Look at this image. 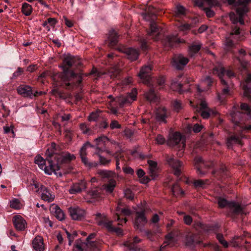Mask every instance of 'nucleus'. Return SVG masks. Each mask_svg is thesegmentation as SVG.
<instances>
[{"instance_id":"42","label":"nucleus","mask_w":251,"mask_h":251,"mask_svg":"<svg viewBox=\"0 0 251 251\" xmlns=\"http://www.w3.org/2000/svg\"><path fill=\"white\" fill-rule=\"evenodd\" d=\"M120 70L117 67L112 68L108 72V75L111 78H114L118 76L120 74Z\"/></svg>"},{"instance_id":"38","label":"nucleus","mask_w":251,"mask_h":251,"mask_svg":"<svg viewBox=\"0 0 251 251\" xmlns=\"http://www.w3.org/2000/svg\"><path fill=\"white\" fill-rule=\"evenodd\" d=\"M229 4H235L236 5L240 6L239 7H242L246 6V4L250 3L251 0H227Z\"/></svg>"},{"instance_id":"50","label":"nucleus","mask_w":251,"mask_h":251,"mask_svg":"<svg viewBox=\"0 0 251 251\" xmlns=\"http://www.w3.org/2000/svg\"><path fill=\"white\" fill-rule=\"evenodd\" d=\"M94 147V146L91 145L89 142H87L84 144L83 146L81 148L79 151L80 155L83 156L87 155V149L89 147Z\"/></svg>"},{"instance_id":"64","label":"nucleus","mask_w":251,"mask_h":251,"mask_svg":"<svg viewBox=\"0 0 251 251\" xmlns=\"http://www.w3.org/2000/svg\"><path fill=\"white\" fill-rule=\"evenodd\" d=\"M183 220L184 223L188 225H190L193 221L192 218L189 215H184Z\"/></svg>"},{"instance_id":"35","label":"nucleus","mask_w":251,"mask_h":251,"mask_svg":"<svg viewBox=\"0 0 251 251\" xmlns=\"http://www.w3.org/2000/svg\"><path fill=\"white\" fill-rule=\"evenodd\" d=\"M108 139L106 136H101L95 139V141L96 143V150L99 151L101 150L100 148V146H101L102 145L104 144L105 142H107Z\"/></svg>"},{"instance_id":"12","label":"nucleus","mask_w":251,"mask_h":251,"mask_svg":"<svg viewBox=\"0 0 251 251\" xmlns=\"http://www.w3.org/2000/svg\"><path fill=\"white\" fill-rule=\"evenodd\" d=\"M213 73L215 75H217L220 79L222 84L227 86V83L226 81L223 78V76L225 74L228 77H230L234 76V73L230 70L225 71L223 65L221 64H218L213 69Z\"/></svg>"},{"instance_id":"51","label":"nucleus","mask_w":251,"mask_h":251,"mask_svg":"<svg viewBox=\"0 0 251 251\" xmlns=\"http://www.w3.org/2000/svg\"><path fill=\"white\" fill-rule=\"evenodd\" d=\"M173 241V238L171 234H168L166 236V241L164 242L163 244H162L160 246V251H161V250L165 247L166 245H170L172 243V242Z\"/></svg>"},{"instance_id":"13","label":"nucleus","mask_w":251,"mask_h":251,"mask_svg":"<svg viewBox=\"0 0 251 251\" xmlns=\"http://www.w3.org/2000/svg\"><path fill=\"white\" fill-rule=\"evenodd\" d=\"M189 59L182 54L174 55L171 62L172 66L177 70L182 69L188 63Z\"/></svg>"},{"instance_id":"44","label":"nucleus","mask_w":251,"mask_h":251,"mask_svg":"<svg viewBox=\"0 0 251 251\" xmlns=\"http://www.w3.org/2000/svg\"><path fill=\"white\" fill-rule=\"evenodd\" d=\"M32 7L30 4L27 3H24L23 4L22 12L25 15L28 16L30 15L32 12Z\"/></svg>"},{"instance_id":"41","label":"nucleus","mask_w":251,"mask_h":251,"mask_svg":"<svg viewBox=\"0 0 251 251\" xmlns=\"http://www.w3.org/2000/svg\"><path fill=\"white\" fill-rule=\"evenodd\" d=\"M182 84L178 80H173L171 83V88L174 91H178L180 93L182 92Z\"/></svg>"},{"instance_id":"17","label":"nucleus","mask_w":251,"mask_h":251,"mask_svg":"<svg viewBox=\"0 0 251 251\" xmlns=\"http://www.w3.org/2000/svg\"><path fill=\"white\" fill-rule=\"evenodd\" d=\"M169 113L164 107H160L155 111V119L160 123H166V119L169 117Z\"/></svg>"},{"instance_id":"14","label":"nucleus","mask_w":251,"mask_h":251,"mask_svg":"<svg viewBox=\"0 0 251 251\" xmlns=\"http://www.w3.org/2000/svg\"><path fill=\"white\" fill-rule=\"evenodd\" d=\"M166 160L168 164L174 170V174L176 176H179L181 172V168L182 166V163L169 155L166 156Z\"/></svg>"},{"instance_id":"18","label":"nucleus","mask_w":251,"mask_h":251,"mask_svg":"<svg viewBox=\"0 0 251 251\" xmlns=\"http://www.w3.org/2000/svg\"><path fill=\"white\" fill-rule=\"evenodd\" d=\"M13 222L15 227L19 231L24 230L27 226L25 220L20 215L14 216Z\"/></svg>"},{"instance_id":"5","label":"nucleus","mask_w":251,"mask_h":251,"mask_svg":"<svg viewBox=\"0 0 251 251\" xmlns=\"http://www.w3.org/2000/svg\"><path fill=\"white\" fill-rule=\"evenodd\" d=\"M49 166L46 165V160L41 156H37L35 158V163L37 164L39 168L43 170L46 174L49 175H51L53 173L59 169L57 165L54 164L52 161L47 158Z\"/></svg>"},{"instance_id":"59","label":"nucleus","mask_w":251,"mask_h":251,"mask_svg":"<svg viewBox=\"0 0 251 251\" xmlns=\"http://www.w3.org/2000/svg\"><path fill=\"white\" fill-rule=\"evenodd\" d=\"M155 141L157 144L162 145L165 143V139L162 135L158 134L155 138Z\"/></svg>"},{"instance_id":"62","label":"nucleus","mask_w":251,"mask_h":251,"mask_svg":"<svg viewBox=\"0 0 251 251\" xmlns=\"http://www.w3.org/2000/svg\"><path fill=\"white\" fill-rule=\"evenodd\" d=\"M121 127V125L119 124L118 122L116 120L112 121L110 124V127L111 129L120 128Z\"/></svg>"},{"instance_id":"15","label":"nucleus","mask_w":251,"mask_h":251,"mask_svg":"<svg viewBox=\"0 0 251 251\" xmlns=\"http://www.w3.org/2000/svg\"><path fill=\"white\" fill-rule=\"evenodd\" d=\"M152 70V66L150 64L145 65L140 70L138 76L145 84H148L151 78V73Z\"/></svg>"},{"instance_id":"24","label":"nucleus","mask_w":251,"mask_h":251,"mask_svg":"<svg viewBox=\"0 0 251 251\" xmlns=\"http://www.w3.org/2000/svg\"><path fill=\"white\" fill-rule=\"evenodd\" d=\"M75 156L74 154H71L69 152H63L61 154L58 155L57 157V162L58 163H67L72 160H75Z\"/></svg>"},{"instance_id":"19","label":"nucleus","mask_w":251,"mask_h":251,"mask_svg":"<svg viewBox=\"0 0 251 251\" xmlns=\"http://www.w3.org/2000/svg\"><path fill=\"white\" fill-rule=\"evenodd\" d=\"M41 199L46 201L51 202L54 199V195L45 186L41 185L40 192Z\"/></svg>"},{"instance_id":"25","label":"nucleus","mask_w":251,"mask_h":251,"mask_svg":"<svg viewBox=\"0 0 251 251\" xmlns=\"http://www.w3.org/2000/svg\"><path fill=\"white\" fill-rule=\"evenodd\" d=\"M243 138L242 135H233L229 137L227 140V146L228 148H231L233 145L239 144L242 145L241 139Z\"/></svg>"},{"instance_id":"34","label":"nucleus","mask_w":251,"mask_h":251,"mask_svg":"<svg viewBox=\"0 0 251 251\" xmlns=\"http://www.w3.org/2000/svg\"><path fill=\"white\" fill-rule=\"evenodd\" d=\"M108 39L109 41V45L113 46L118 42L117 33L114 30H111L109 32Z\"/></svg>"},{"instance_id":"21","label":"nucleus","mask_w":251,"mask_h":251,"mask_svg":"<svg viewBox=\"0 0 251 251\" xmlns=\"http://www.w3.org/2000/svg\"><path fill=\"white\" fill-rule=\"evenodd\" d=\"M86 188V182L83 180H80L78 182L73 185L69 189V192L72 194H75L81 192Z\"/></svg>"},{"instance_id":"46","label":"nucleus","mask_w":251,"mask_h":251,"mask_svg":"<svg viewBox=\"0 0 251 251\" xmlns=\"http://www.w3.org/2000/svg\"><path fill=\"white\" fill-rule=\"evenodd\" d=\"M186 14V9L181 5L176 6V16H183Z\"/></svg>"},{"instance_id":"47","label":"nucleus","mask_w":251,"mask_h":251,"mask_svg":"<svg viewBox=\"0 0 251 251\" xmlns=\"http://www.w3.org/2000/svg\"><path fill=\"white\" fill-rule=\"evenodd\" d=\"M201 45L199 44L197 45H193L190 47L189 53L191 56L194 55L195 53L198 52L201 48Z\"/></svg>"},{"instance_id":"40","label":"nucleus","mask_w":251,"mask_h":251,"mask_svg":"<svg viewBox=\"0 0 251 251\" xmlns=\"http://www.w3.org/2000/svg\"><path fill=\"white\" fill-rule=\"evenodd\" d=\"M240 109L243 112H244V114H243L241 118H244L243 116L246 114L247 116H249V114L251 113V107L248 104L246 103H242L240 105ZM241 113V112H240Z\"/></svg>"},{"instance_id":"26","label":"nucleus","mask_w":251,"mask_h":251,"mask_svg":"<svg viewBox=\"0 0 251 251\" xmlns=\"http://www.w3.org/2000/svg\"><path fill=\"white\" fill-rule=\"evenodd\" d=\"M124 52L127 55V58L131 61L136 60L139 54L138 50L132 48L125 49Z\"/></svg>"},{"instance_id":"33","label":"nucleus","mask_w":251,"mask_h":251,"mask_svg":"<svg viewBox=\"0 0 251 251\" xmlns=\"http://www.w3.org/2000/svg\"><path fill=\"white\" fill-rule=\"evenodd\" d=\"M145 97L148 100L151 102H156L158 100V96L152 89L145 93Z\"/></svg>"},{"instance_id":"3","label":"nucleus","mask_w":251,"mask_h":251,"mask_svg":"<svg viewBox=\"0 0 251 251\" xmlns=\"http://www.w3.org/2000/svg\"><path fill=\"white\" fill-rule=\"evenodd\" d=\"M145 10V12L142 14L143 18L146 21H151L150 31L148 32V34L151 36L154 40H157L160 29L153 21L155 18L156 10L153 7L150 5L146 6Z\"/></svg>"},{"instance_id":"1","label":"nucleus","mask_w":251,"mask_h":251,"mask_svg":"<svg viewBox=\"0 0 251 251\" xmlns=\"http://www.w3.org/2000/svg\"><path fill=\"white\" fill-rule=\"evenodd\" d=\"M77 62H78V59L76 57L70 54L67 55L63 60L62 65L60 66L62 69V73L57 74L54 76L53 79L54 80L55 77L57 75L62 80L65 82L67 86H69L70 83L67 82L71 81L72 79L76 77V75L73 71H69V69L73 65H75L77 64ZM78 64L79 63H78Z\"/></svg>"},{"instance_id":"31","label":"nucleus","mask_w":251,"mask_h":251,"mask_svg":"<svg viewBox=\"0 0 251 251\" xmlns=\"http://www.w3.org/2000/svg\"><path fill=\"white\" fill-rule=\"evenodd\" d=\"M181 41L178 39L177 36L176 35H170L167 36L164 41V44L166 46L169 47H173L176 43H180Z\"/></svg>"},{"instance_id":"29","label":"nucleus","mask_w":251,"mask_h":251,"mask_svg":"<svg viewBox=\"0 0 251 251\" xmlns=\"http://www.w3.org/2000/svg\"><path fill=\"white\" fill-rule=\"evenodd\" d=\"M141 241V239L138 237L135 236L133 239V242L132 243H129L126 242L125 243V245L127 247L130 251H140V248L137 246L136 244L140 243Z\"/></svg>"},{"instance_id":"48","label":"nucleus","mask_w":251,"mask_h":251,"mask_svg":"<svg viewBox=\"0 0 251 251\" xmlns=\"http://www.w3.org/2000/svg\"><path fill=\"white\" fill-rule=\"evenodd\" d=\"M172 191L173 195L175 196L178 195L179 193L181 195H183L184 193V191L180 188L179 186L177 183L173 185L172 188Z\"/></svg>"},{"instance_id":"8","label":"nucleus","mask_w":251,"mask_h":251,"mask_svg":"<svg viewBox=\"0 0 251 251\" xmlns=\"http://www.w3.org/2000/svg\"><path fill=\"white\" fill-rule=\"evenodd\" d=\"M179 144L178 148L180 152V155L182 154L185 147V139L183 138L179 132L174 133L168 141V145L171 147L177 146Z\"/></svg>"},{"instance_id":"39","label":"nucleus","mask_w":251,"mask_h":251,"mask_svg":"<svg viewBox=\"0 0 251 251\" xmlns=\"http://www.w3.org/2000/svg\"><path fill=\"white\" fill-rule=\"evenodd\" d=\"M196 235L194 234H189L186 236L185 243L187 246H191L195 243H199V242L195 239Z\"/></svg>"},{"instance_id":"2","label":"nucleus","mask_w":251,"mask_h":251,"mask_svg":"<svg viewBox=\"0 0 251 251\" xmlns=\"http://www.w3.org/2000/svg\"><path fill=\"white\" fill-rule=\"evenodd\" d=\"M229 18L234 25L232 26L231 32L226 37L225 49L227 50L234 46V41L240 40L242 36L240 28L235 25L238 23L239 17L238 18L234 13L231 12L229 14Z\"/></svg>"},{"instance_id":"61","label":"nucleus","mask_w":251,"mask_h":251,"mask_svg":"<svg viewBox=\"0 0 251 251\" xmlns=\"http://www.w3.org/2000/svg\"><path fill=\"white\" fill-rule=\"evenodd\" d=\"M56 23V20L55 18H50L48 19L47 21H45L43 25L46 26L48 24H50L51 26H54Z\"/></svg>"},{"instance_id":"32","label":"nucleus","mask_w":251,"mask_h":251,"mask_svg":"<svg viewBox=\"0 0 251 251\" xmlns=\"http://www.w3.org/2000/svg\"><path fill=\"white\" fill-rule=\"evenodd\" d=\"M248 8L247 6H244L242 7H237L236 9L237 14L239 16L238 22H239L241 25H243L244 24L243 17L248 12Z\"/></svg>"},{"instance_id":"4","label":"nucleus","mask_w":251,"mask_h":251,"mask_svg":"<svg viewBox=\"0 0 251 251\" xmlns=\"http://www.w3.org/2000/svg\"><path fill=\"white\" fill-rule=\"evenodd\" d=\"M230 114L231 120L234 124L237 130L243 131L251 130V125H247L246 119L241 118L243 114L240 112H233Z\"/></svg>"},{"instance_id":"60","label":"nucleus","mask_w":251,"mask_h":251,"mask_svg":"<svg viewBox=\"0 0 251 251\" xmlns=\"http://www.w3.org/2000/svg\"><path fill=\"white\" fill-rule=\"evenodd\" d=\"M191 27V25L185 24H182L179 26L178 28L179 30L182 31H186L190 29Z\"/></svg>"},{"instance_id":"36","label":"nucleus","mask_w":251,"mask_h":251,"mask_svg":"<svg viewBox=\"0 0 251 251\" xmlns=\"http://www.w3.org/2000/svg\"><path fill=\"white\" fill-rule=\"evenodd\" d=\"M98 174L102 178H113L115 176L113 172L107 170H99Z\"/></svg>"},{"instance_id":"9","label":"nucleus","mask_w":251,"mask_h":251,"mask_svg":"<svg viewBox=\"0 0 251 251\" xmlns=\"http://www.w3.org/2000/svg\"><path fill=\"white\" fill-rule=\"evenodd\" d=\"M195 165L199 175L203 176L206 173V170L213 165L211 162H204L201 156L195 158Z\"/></svg>"},{"instance_id":"16","label":"nucleus","mask_w":251,"mask_h":251,"mask_svg":"<svg viewBox=\"0 0 251 251\" xmlns=\"http://www.w3.org/2000/svg\"><path fill=\"white\" fill-rule=\"evenodd\" d=\"M69 211L71 218L74 220H81L86 215L85 211L78 207H70Z\"/></svg>"},{"instance_id":"56","label":"nucleus","mask_w":251,"mask_h":251,"mask_svg":"<svg viewBox=\"0 0 251 251\" xmlns=\"http://www.w3.org/2000/svg\"><path fill=\"white\" fill-rule=\"evenodd\" d=\"M96 154L99 156V160H100V163L101 164H102V165H106L107 164H108L110 160H108V159H106L105 158L102 157L100 153H99V151L98 152H96Z\"/></svg>"},{"instance_id":"6","label":"nucleus","mask_w":251,"mask_h":251,"mask_svg":"<svg viewBox=\"0 0 251 251\" xmlns=\"http://www.w3.org/2000/svg\"><path fill=\"white\" fill-rule=\"evenodd\" d=\"M218 203L220 208L227 206L232 210V212L236 215L244 213V207L234 201L228 202L225 199L219 197L218 199Z\"/></svg>"},{"instance_id":"57","label":"nucleus","mask_w":251,"mask_h":251,"mask_svg":"<svg viewBox=\"0 0 251 251\" xmlns=\"http://www.w3.org/2000/svg\"><path fill=\"white\" fill-rule=\"evenodd\" d=\"M173 104L175 109L177 111H178L182 107L181 102L177 100H174Z\"/></svg>"},{"instance_id":"55","label":"nucleus","mask_w":251,"mask_h":251,"mask_svg":"<svg viewBox=\"0 0 251 251\" xmlns=\"http://www.w3.org/2000/svg\"><path fill=\"white\" fill-rule=\"evenodd\" d=\"M125 197L128 200H132L134 198V194L130 189H126L124 192Z\"/></svg>"},{"instance_id":"11","label":"nucleus","mask_w":251,"mask_h":251,"mask_svg":"<svg viewBox=\"0 0 251 251\" xmlns=\"http://www.w3.org/2000/svg\"><path fill=\"white\" fill-rule=\"evenodd\" d=\"M196 108L198 112L201 113V116L203 119H207L210 115H215L217 113V112L208 107L207 103L204 100L201 101L200 106H197Z\"/></svg>"},{"instance_id":"58","label":"nucleus","mask_w":251,"mask_h":251,"mask_svg":"<svg viewBox=\"0 0 251 251\" xmlns=\"http://www.w3.org/2000/svg\"><path fill=\"white\" fill-rule=\"evenodd\" d=\"M80 128L84 134L89 133L90 128L85 123H82L80 125Z\"/></svg>"},{"instance_id":"43","label":"nucleus","mask_w":251,"mask_h":251,"mask_svg":"<svg viewBox=\"0 0 251 251\" xmlns=\"http://www.w3.org/2000/svg\"><path fill=\"white\" fill-rule=\"evenodd\" d=\"M96 220L98 225L101 226L105 221L107 219L106 216L104 214H101L98 213L96 215Z\"/></svg>"},{"instance_id":"23","label":"nucleus","mask_w":251,"mask_h":251,"mask_svg":"<svg viewBox=\"0 0 251 251\" xmlns=\"http://www.w3.org/2000/svg\"><path fill=\"white\" fill-rule=\"evenodd\" d=\"M116 186V181L113 178L108 179V181L104 184L102 187L101 189L107 194H111L113 192L114 188Z\"/></svg>"},{"instance_id":"45","label":"nucleus","mask_w":251,"mask_h":251,"mask_svg":"<svg viewBox=\"0 0 251 251\" xmlns=\"http://www.w3.org/2000/svg\"><path fill=\"white\" fill-rule=\"evenodd\" d=\"M10 206L15 209H19L22 207V204L19 200L15 198L10 201Z\"/></svg>"},{"instance_id":"10","label":"nucleus","mask_w":251,"mask_h":251,"mask_svg":"<svg viewBox=\"0 0 251 251\" xmlns=\"http://www.w3.org/2000/svg\"><path fill=\"white\" fill-rule=\"evenodd\" d=\"M137 95V90L136 88H133L131 92L128 93L126 97L120 96L113 99V100H115L118 103L120 106H123L125 104L130 103L136 100Z\"/></svg>"},{"instance_id":"7","label":"nucleus","mask_w":251,"mask_h":251,"mask_svg":"<svg viewBox=\"0 0 251 251\" xmlns=\"http://www.w3.org/2000/svg\"><path fill=\"white\" fill-rule=\"evenodd\" d=\"M135 210V217L134 221V226L141 229L147 223V219L145 216V209L142 205H138Z\"/></svg>"},{"instance_id":"22","label":"nucleus","mask_w":251,"mask_h":251,"mask_svg":"<svg viewBox=\"0 0 251 251\" xmlns=\"http://www.w3.org/2000/svg\"><path fill=\"white\" fill-rule=\"evenodd\" d=\"M32 247L36 251H44L45 246L43 239L41 236H36L32 241Z\"/></svg>"},{"instance_id":"49","label":"nucleus","mask_w":251,"mask_h":251,"mask_svg":"<svg viewBox=\"0 0 251 251\" xmlns=\"http://www.w3.org/2000/svg\"><path fill=\"white\" fill-rule=\"evenodd\" d=\"M113 222L112 221L108 220L107 219L102 224V227L106 228L108 231L112 232L113 230V226H112Z\"/></svg>"},{"instance_id":"37","label":"nucleus","mask_w":251,"mask_h":251,"mask_svg":"<svg viewBox=\"0 0 251 251\" xmlns=\"http://www.w3.org/2000/svg\"><path fill=\"white\" fill-rule=\"evenodd\" d=\"M242 88L244 90L243 97L247 98L249 100H251V88L247 84L243 83L241 84Z\"/></svg>"},{"instance_id":"63","label":"nucleus","mask_w":251,"mask_h":251,"mask_svg":"<svg viewBox=\"0 0 251 251\" xmlns=\"http://www.w3.org/2000/svg\"><path fill=\"white\" fill-rule=\"evenodd\" d=\"M203 3H205L210 6L216 5L218 3V0H202Z\"/></svg>"},{"instance_id":"53","label":"nucleus","mask_w":251,"mask_h":251,"mask_svg":"<svg viewBox=\"0 0 251 251\" xmlns=\"http://www.w3.org/2000/svg\"><path fill=\"white\" fill-rule=\"evenodd\" d=\"M88 194L94 199L98 198L100 196V192H99V189L98 188L92 189L89 191Z\"/></svg>"},{"instance_id":"52","label":"nucleus","mask_w":251,"mask_h":251,"mask_svg":"<svg viewBox=\"0 0 251 251\" xmlns=\"http://www.w3.org/2000/svg\"><path fill=\"white\" fill-rule=\"evenodd\" d=\"M195 228L198 230H205L208 231L209 229L207 228L206 226L203 225L201 222L198 221L195 222L194 224Z\"/></svg>"},{"instance_id":"27","label":"nucleus","mask_w":251,"mask_h":251,"mask_svg":"<svg viewBox=\"0 0 251 251\" xmlns=\"http://www.w3.org/2000/svg\"><path fill=\"white\" fill-rule=\"evenodd\" d=\"M149 173L152 179H155L157 176V167L156 162L152 160H149Z\"/></svg>"},{"instance_id":"30","label":"nucleus","mask_w":251,"mask_h":251,"mask_svg":"<svg viewBox=\"0 0 251 251\" xmlns=\"http://www.w3.org/2000/svg\"><path fill=\"white\" fill-rule=\"evenodd\" d=\"M50 210L54 213V216L59 221L64 219V214L63 211L56 205H52L50 208Z\"/></svg>"},{"instance_id":"28","label":"nucleus","mask_w":251,"mask_h":251,"mask_svg":"<svg viewBox=\"0 0 251 251\" xmlns=\"http://www.w3.org/2000/svg\"><path fill=\"white\" fill-rule=\"evenodd\" d=\"M88 243L83 242L81 239H77L75 241L74 251H86L88 247Z\"/></svg>"},{"instance_id":"54","label":"nucleus","mask_w":251,"mask_h":251,"mask_svg":"<svg viewBox=\"0 0 251 251\" xmlns=\"http://www.w3.org/2000/svg\"><path fill=\"white\" fill-rule=\"evenodd\" d=\"M207 181V180H197L194 182V185L196 188H203Z\"/></svg>"},{"instance_id":"20","label":"nucleus","mask_w":251,"mask_h":251,"mask_svg":"<svg viewBox=\"0 0 251 251\" xmlns=\"http://www.w3.org/2000/svg\"><path fill=\"white\" fill-rule=\"evenodd\" d=\"M17 91L19 95L24 97L32 98L33 96L32 88L28 85H20L17 87Z\"/></svg>"}]
</instances>
